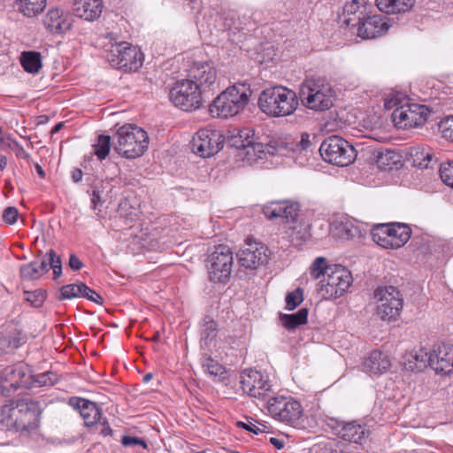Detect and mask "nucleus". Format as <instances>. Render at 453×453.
I'll return each mask as SVG.
<instances>
[{
	"label": "nucleus",
	"instance_id": "f257e3e1",
	"mask_svg": "<svg viewBox=\"0 0 453 453\" xmlns=\"http://www.w3.org/2000/svg\"><path fill=\"white\" fill-rule=\"evenodd\" d=\"M0 422L16 432L35 430L39 426L38 404L32 400H10L1 408Z\"/></svg>",
	"mask_w": 453,
	"mask_h": 453
},
{
	"label": "nucleus",
	"instance_id": "f03ea898",
	"mask_svg": "<svg viewBox=\"0 0 453 453\" xmlns=\"http://www.w3.org/2000/svg\"><path fill=\"white\" fill-rule=\"evenodd\" d=\"M105 39L108 40L104 43L105 58L111 66L125 72L136 71L142 66L143 57L139 49L127 42L119 41V36L114 33H107Z\"/></svg>",
	"mask_w": 453,
	"mask_h": 453
},
{
	"label": "nucleus",
	"instance_id": "7ed1b4c3",
	"mask_svg": "<svg viewBox=\"0 0 453 453\" xmlns=\"http://www.w3.org/2000/svg\"><path fill=\"white\" fill-rule=\"evenodd\" d=\"M258 106L268 116L285 117L294 113L298 106V100L293 90L276 86L261 92Z\"/></svg>",
	"mask_w": 453,
	"mask_h": 453
},
{
	"label": "nucleus",
	"instance_id": "20e7f679",
	"mask_svg": "<svg viewBox=\"0 0 453 453\" xmlns=\"http://www.w3.org/2000/svg\"><path fill=\"white\" fill-rule=\"evenodd\" d=\"M113 149L123 157L134 159L143 155L148 148L149 137L141 127L133 124L120 127L113 136Z\"/></svg>",
	"mask_w": 453,
	"mask_h": 453
},
{
	"label": "nucleus",
	"instance_id": "39448f33",
	"mask_svg": "<svg viewBox=\"0 0 453 453\" xmlns=\"http://www.w3.org/2000/svg\"><path fill=\"white\" fill-rule=\"evenodd\" d=\"M251 96L250 86L245 83H236L227 88L210 104L212 116L226 119L235 116L244 109Z\"/></svg>",
	"mask_w": 453,
	"mask_h": 453
},
{
	"label": "nucleus",
	"instance_id": "423d86ee",
	"mask_svg": "<svg viewBox=\"0 0 453 453\" xmlns=\"http://www.w3.org/2000/svg\"><path fill=\"white\" fill-rule=\"evenodd\" d=\"M299 97L305 107L323 111L333 105L334 92L325 78H308L300 86Z\"/></svg>",
	"mask_w": 453,
	"mask_h": 453
},
{
	"label": "nucleus",
	"instance_id": "0eeeda50",
	"mask_svg": "<svg viewBox=\"0 0 453 453\" xmlns=\"http://www.w3.org/2000/svg\"><path fill=\"white\" fill-rule=\"evenodd\" d=\"M352 282L350 272L340 265H329L318 285V294L322 299L336 298L342 296Z\"/></svg>",
	"mask_w": 453,
	"mask_h": 453
},
{
	"label": "nucleus",
	"instance_id": "6e6552de",
	"mask_svg": "<svg viewBox=\"0 0 453 453\" xmlns=\"http://www.w3.org/2000/svg\"><path fill=\"white\" fill-rule=\"evenodd\" d=\"M319 152L326 162L342 167L349 165L357 157L355 148L338 135L325 139L319 147Z\"/></svg>",
	"mask_w": 453,
	"mask_h": 453
},
{
	"label": "nucleus",
	"instance_id": "1a4fd4ad",
	"mask_svg": "<svg viewBox=\"0 0 453 453\" xmlns=\"http://www.w3.org/2000/svg\"><path fill=\"white\" fill-rule=\"evenodd\" d=\"M372 241L385 249L403 247L411 238V230L403 223H388L374 226L371 230Z\"/></svg>",
	"mask_w": 453,
	"mask_h": 453
},
{
	"label": "nucleus",
	"instance_id": "9d476101",
	"mask_svg": "<svg viewBox=\"0 0 453 453\" xmlns=\"http://www.w3.org/2000/svg\"><path fill=\"white\" fill-rule=\"evenodd\" d=\"M169 98L176 107L186 111L199 109L208 99L188 79L178 81L170 89Z\"/></svg>",
	"mask_w": 453,
	"mask_h": 453
},
{
	"label": "nucleus",
	"instance_id": "9b49d317",
	"mask_svg": "<svg viewBox=\"0 0 453 453\" xmlns=\"http://www.w3.org/2000/svg\"><path fill=\"white\" fill-rule=\"evenodd\" d=\"M267 410L276 420L296 426L303 416L301 403L292 396L276 395L267 400Z\"/></svg>",
	"mask_w": 453,
	"mask_h": 453
},
{
	"label": "nucleus",
	"instance_id": "f8f14e48",
	"mask_svg": "<svg viewBox=\"0 0 453 453\" xmlns=\"http://www.w3.org/2000/svg\"><path fill=\"white\" fill-rule=\"evenodd\" d=\"M377 315L386 321L396 320L403 308L400 292L393 286L379 287L374 291Z\"/></svg>",
	"mask_w": 453,
	"mask_h": 453
},
{
	"label": "nucleus",
	"instance_id": "ddd939ff",
	"mask_svg": "<svg viewBox=\"0 0 453 453\" xmlns=\"http://www.w3.org/2000/svg\"><path fill=\"white\" fill-rule=\"evenodd\" d=\"M0 385L2 393L5 396H10L20 388L34 387L30 368L24 364H16L4 368L0 372Z\"/></svg>",
	"mask_w": 453,
	"mask_h": 453
},
{
	"label": "nucleus",
	"instance_id": "4468645a",
	"mask_svg": "<svg viewBox=\"0 0 453 453\" xmlns=\"http://www.w3.org/2000/svg\"><path fill=\"white\" fill-rule=\"evenodd\" d=\"M233 252L226 245H219L207 260L209 279L214 282H226L231 274Z\"/></svg>",
	"mask_w": 453,
	"mask_h": 453
},
{
	"label": "nucleus",
	"instance_id": "2eb2a0df",
	"mask_svg": "<svg viewBox=\"0 0 453 453\" xmlns=\"http://www.w3.org/2000/svg\"><path fill=\"white\" fill-rule=\"evenodd\" d=\"M240 384L242 391L250 397L266 402L273 397L268 377L257 370H244L240 375Z\"/></svg>",
	"mask_w": 453,
	"mask_h": 453
},
{
	"label": "nucleus",
	"instance_id": "dca6fc26",
	"mask_svg": "<svg viewBox=\"0 0 453 453\" xmlns=\"http://www.w3.org/2000/svg\"><path fill=\"white\" fill-rule=\"evenodd\" d=\"M429 113L426 105L406 104L394 110L392 120L397 127L406 129L422 126Z\"/></svg>",
	"mask_w": 453,
	"mask_h": 453
},
{
	"label": "nucleus",
	"instance_id": "f3484780",
	"mask_svg": "<svg viewBox=\"0 0 453 453\" xmlns=\"http://www.w3.org/2000/svg\"><path fill=\"white\" fill-rule=\"evenodd\" d=\"M50 266L53 270L54 279L62 274V262L59 256L50 250L44 256L41 262L33 261L20 267V275L23 280H33L39 279L48 272Z\"/></svg>",
	"mask_w": 453,
	"mask_h": 453
},
{
	"label": "nucleus",
	"instance_id": "a211bd4d",
	"mask_svg": "<svg viewBox=\"0 0 453 453\" xmlns=\"http://www.w3.org/2000/svg\"><path fill=\"white\" fill-rule=\"evenodd\" d=\"M224 143L219 131L211 128H201L193 137L191 148L201 157H210L218 153Z\"/></svg>",
	"mask_w": 453,
	"mask_h": 453
},
{
	"label": "nucleus",
	"instance_id": "6ab92c4d",
	"mask_svg": "<svg viewBox=\"0 0 453 453\" xmlns=\"http://www.w3.org/2000/svg\"><path fill=\"white\" fill-rule=\"evenodd\" d=\"M189 79L207 98L218 88L217 72L211 63L196 62L189 70Z\"/></svg>",
	"mask_w": 453,
	"mask_h": 453
},
{
	"label": "nucleus",
	"instance_id": "aec40b11",
	"mask_svg": "<svg viewBox=\"0 0 453 453\" xmlns=\"http://www.w3.org/2000/svg\"><path fill=\"white\" fill-rule=\"evenodd\" d=\"M299 204L289 201L273 202L263 209V212L267 219H274L280 218L285 220V226L299 220Z\"/></svg>",
	"mask_w": 453,
	"mask_h": 453
},
{
	"label": "nucleus",
	"instance_id": "412c9836",
	"mask_svg": "<svg viewBox=\"0 0 453 453\" xmlns=\"http://www.w3.org/2000/svg\"><path fill=\"white\" fill-rule=\"evenodd\" d=\"M237 256L240 264L249 269H256L268 260L267 248L258 242H246Z\"/></svg>",
	"mask_w": 453,
	"mask_h": 453
},
{
	"label": "nucleus",
	"instance_id": "4be33fe9",
	"mask_svg": "<svg viewBox=\"0 0 453 453\" xmlns=\"http://www.w3.org/2000/svg\"><path fill=\"white\" fill-rule=\"evenodd\" d=\"M357 28L359 37L372 39L382 35L388 30V19L381 14L369 16L367 13Z\"/></svg>",
	"mask_w": 453,
	"mask_h": 453
},
{
	"label": "nucleus",
	"instance_id": "5701e85b",
	"mask_svg": "<svg viewBox=\"0 0 453 453\" xmlns=\"http://www.w3.org/2000/svg\"><path fill=\"white\" fill-rule=\"evenodd\" d=\"M430 354V367L436 373L449 374L453 371V347L441 344L434 348Z\"/></svg>",
	"mask_w": 453,
	"mask_h": 453
},
{
	"label": "nucleus",
	"instance_id": "b1692460",
	"mask_svg": "<svg viewBox=\"0 0 453 453\" xmlns=\"http://www.w3.org/2000/svg\"><path fill=\"white\" fill-rule=\"evenodd\" d=\"M334 430L335 434L343 441L356 444H362L370 435L369 429L357 421L338 423Z\"/></svg>",
	"mask_w": 453,
	"mask_h": 453
},
{
	"label": "nucleus",
	"instance_id": "393cba45",
	"mask_svg": "<svg viewBox=\"0 0 453 453\" xmlns=\"http://www.w3.org/2000/svg\"><path fill=\"white\" fill-rule=\"evenodd\" d=\"M368 7L358 0H352L345 4L342 13V23L348 27H357L367 14Z\"/></svg>",
	"mask_w": 453,
	"mask_h": 453
},
{
	"label": "nucleus",
	"instance_id": "a878e982",
	"mask_svg": "<svg viewBox=\"0 0 453 453\" xmlns=\"http://www.w3.org/2000/svg\"><path fill=\"white\" fill-rule=\"evenodd\" d=\"M102 0H74L73 12L74 15L86 20H94L103 12Z\"/></svg>",
	"mask_w": 453,
	"mask_h": 453
},
{
	"label": "nucleus",
	"instance_id": "bb28decb",
	"mask_svg": "<svg viewBox=\"0 0 453 453\" xmlns=\"http://www.w3.org/2000/svg\"><path fill=\"white\" fill-rule=\"evenodd\" d=\"M43 22L47 29L54 34L65 33L72 27L71 18L59 9L50 10Z\"/></svg>",
	"mask_w": 453,
	"mask_h": 453
},
{
	"label": "nucleus",
	"instance_id": "cd10ccee",
	"mask_svg": "<svg viewBox=\"0 0 453 453\" xmlns=\"http://www.w3.org/2000/svg\"><path fill=\"white\" fill-rule=\"evenodd\" d=\"M427 366H430V354L424 348L414 349L403 357V367L407 371L419 372Z\"/></svg>",
	"mask_w": 453,
	"mask_h": 453
},
{
	"label": "nucleus",
	"instance_id": "c85d7f7f",
	"mask_svg": "<svg viewBox=\"0 0 453 453\" xmlns=\"http://www.w3.org/2000/svg\"><path fill=\"white\" fill-rule=\"evenodd\" d=\"M390 366L389 359L380 351H372L364 362V368L371 374L385 372Z\"/></svg>",
	"mask_w": 453,
	"mask_h": 453
},
{
	"label": "nucleus",
	"instance_id": "c756f323",
	"mask_svg": "<svg viewBox=\"0 0 453 453\" xmlns=\"http://www.w3.org/2000/svg\"><path fill=\"white\" fill-rule=\"evenodd\" d=\"M218 334V324L210 317H205L200 324V344L207 349L215 342Z\"/></svg>",
	"mask_w": 453,
	"mask_h": 453
},
{
	"label": "nucleus",
	"instance_id": "7c9ffc66",
	"mask_svg": "<svg viewBox=\"0 0 453 453\" xmlns=\"http://www.w3.org/2000/svg\"><path fill=\"white\" fill-rule=\"evenodd\" d=\"M415 0H376V6L384 13L406 12L414 5Z\"/></svg>",
	"mask_w": 453,
	"mask_h": 453
},
{
	"label": "nucleus",
	"instance_id": "2f4dec72",
	"mask_svg": "<svg viewBox=\"0 0 453 453\" xmlns=\"http://www.w3.org/2000/svg\"><path fill=\"white\" fill-rule=\"evenodd\" d=\"M289 241L296 246L301 245L311 236L309 226L303 221H296L288 226H284Z\"/></svg>",
	"mask_w": 453,
	"mask_h": 453
},
{
	"label": "nucleus",
	"instance_id": "473e14b6",
	"mask_svg": "<svg viewBox=\"0 0 453 453\" xmlns=\"http://www.w3.org/2000/svg\"><path fill=\"white\" fill-rule=\"evenodd\" d=\"M47 5V0H17L19 11L27 17H35L42 13Z\"/></svg>",
	"mask_w": 453,
	"mask_h": 453
},
{
	"label": "nucleus",
	"instance_id": "72a5a7b5",
	"mask_svg": "<svg viewBox=\"0 0 453 453\" xmlns=\"http://www.w3.org/2000/svg\"><path fill=\"white\" fill-rule=\"evenodd\" d=\"M308 310L303 308L294 314H280V320L284 327L293 330L307 322Z\"/></svg>",
	"mask_w": 453,
	"mask_h": 453
},
{
	"label": "nucleus",
	"instance_id": "f704fd0d",
	"mask_svg": "<svg viewBox=\"0 0 453 453\" xmlns=\"http://www.w3.org/2000/svg\"><path fill=\"white\" fill-rule=\"evenodd\" d=\"M20 64L26 72L37 73L42 66L41 54L35 51H24L20 56Z\"/></svg>",
	"mask_w": 453,
	"mask_h": 453
},
{
	"label": "nucleus",
	"instance_id": "c9c22d12",
	"mask_svg": "<svg viewBox=\"0 0 453 453\" xmlns=\"http://www.w3.org/2000/svg\"><path fill=\"white\" fill-rule=\"evenodd\" d=\"M81 416L84 419V423L87 426H92L100 420L102 416L101 409L96 403L88 400L85 405L81 409Z\"/></svg>",
	"mask_w": 453,
	"mask_h": 453
},
{
	"label": "nucleus",
	"instance_id": "e433bc0d",
	"mask_svg": "<svg viewBox=\"0 0 453 453\" xmlns=\"http://www.w3.org/2000/svg\"><path fill=\"white\" fill-rule=\"evenodd\" d=\"M253 134L250 129L234 130L228 138L231 146L243 150L250 145L253 140Z\"/></svg>",
	"mask_w": 453,
	"mask_h": 453
},
{
	"label": "nucleus",
	"instance_id": "4c0bfd02",
	"mask_svg": "<svg viewBox=\"0 0 453 453\" xmlns=\"http://www.w3.org/2000/svg\"><path fill=\"white\" fill-rule=\"evenodd\" d=\"M315 453H351L350 446L338 440H330L319 443Z\"/></svg>",
	"mask_w": 453,
	"mask_h": 453
},
{
	"label": "nucleus",
	"instance_id": "58836bf2",
	"mask_svg": "<svg viewBox=\"0 0 453 453\" xmlns=\"http://www.w3.org/2000/svg\"><path fill=\"white\" fill-rule=\"evenodd\" d=\"M111 146V138L109 135L100 134L93 144L94 154L102 161L107 157Z\"/></svg>",
	"mask_w": 453,
	"mask_h": 453
},
{
	"label": "nucleus",
	"instance_id": "ea45409f",
	"mask_svg": "<svg viewBox=\"0 0 453 453\" xmlns=\"http://www.w3.org/2000/svg\"><path fill=\"white\" fill-rule=\"evenodd\" d=\"M265 153V146L260 142H255L254 139L250 145L247 146L240 154L248 162L256 161L258 158L263 157Z\"/></svg>",
	"mask_w": 453,
	"mask_h": 453
},
{
	"label": "nucleus",
	"instance_id": "a19ab883",
	"mask_svg": "<svg viewBox=\"0 0 453 453\" xmlns=\"http://www.w3.org/2000/svg\"><path fill=\"white\" fill-rule=\"evenodd\" d=\"M21 339L17 334H0V351L7 353L10 350L19 348L21 344Z\"/></svg>",
	"mask_w": 453,
	"mask_h": 453
},
{
	"label": "nucleus",
	"instance_id": "79ce46f5",
	"mask_svg": "<svg viewBox=\"0 0 453 453\" xmlns=\"http://www.w3.org/2000/svg\"><path fill=\"white\" fill-rule=\"evenodd\" d=\"M202 367L211 377L221 376L225 372V368L210 357L202 358Z\"/></svg>",
	"mask_w": 453,
	"mask_h": 453
},
{
	"label": "nucleus",
	"instance_id": "37998d69",
	"mask_svg": "<svg viewBox=\"0 0 453 453\" xmlns=\"http://www.w3.org/2000/svg\"><path fill=\"white\" fill-rule=\"evenodd\" d=\"M58 380V375L53 372H42L36 376L33 375L34 387H50L55 385Z\"/></svg>",
	"mask_w": 453,
	"mask_h": 453
},
{
	"label": "nucleus",
	"instance_id": "c03bdc74",
	"mask_svg": "<svg viewBox=\"0 0 453 453\" xmlns=\"http://www.w3.org/2000/svg\"><path fill=\"white\" fill-rule=\"evenodd\" d=\"M82 285L85 284L81 282L79 284H68L63 286L60 289V298L72 299L76 297H81V296L83 295Z\"/></svg>",
	"mask_w": 453,
	"mask_h": 453
},
{
	"label": "nucleus",
	"instance_id": "a18cd8bd",
	"mask_svg": "<svg viewBox=\"0 0 453 453\" xmlns=\"http://www.w3.org/2000/svg\"><path fill=\"white\" fill-rule=\"evenodd\" d=\"M290 150L296 153H303L309 151L313 146L312 142L310 140V134L307 133H303L301 134L300 140L296 142H293L290 143Z\"/></svg>",
	"mask_w": 453,
	"mask_h": 453
},
{
	"label": "nucleus",
	"instance_id": "49530a36",
	"mask_svg": "<svg viewBox=\"0 0 453 453\" xmlns=\"http://www.w3.org/2000/svg\"><path fill=\"white\" fill-rule=\"evenodd\" d=\"M24 299L34 307H40L45 300V294L41 289L35 291H25Z\"/></svg>",
	"mask_w": 453,
	"mask_h": 453
},
{
	"label": "nucleus",
	"instance_id": "de8ad7c7",
	"mask_svg": "<svg viewBox=\"0 0 453 453\" xmlns=\"http://www.w3.org/2000/svg\"><path fill=\"white\" fill-rule=\"evenodd\" d=\"M303 300V290L296 288L286 296V308L289 311L296 309Z\"/></svg>",
	"mask_w": 453,
	"mask_h": 453
},
{
	"label": "nucleus",
	"instance_id": "09e8293b",
	"mask_svg": "<svg viewBox=\"0 0 453 453\" xmlns=\"http://www.w3.org/2000/svg\"><path fill=\"white\" fill-rule=\"evenodd\" d=\"M440 176L447 186L453 188V163H442L440 167Z\"/></svg>",
	"mask_w": 453,
	"mask_h": 453
},
{
	"label": "nucleus",
	"instance_id": "8fccbe9b",
	"mask_svg": "<svg viewBox=\"0 0 453 453\" xmlns=\"http://www.w3.org/2000/svg\"><path fill=\"white\" fill-rule=\"evenodd\" d=\"M328 266L326 265V258L322 257H317L311 265V274L315 279H319L321 275L325 278V272Z\"/></svg>",
	"mask_w": 453,
	"mask_h": 453
},
{
	"label": "nucleus",
	"instance_id": "3c124183",
	"mask_svg": "<svg viewBox=\"0 0 453 453\" xmlns=\"http://www.w3.org/2000/svg\"><path fill=\"white\" fill-rule=\"evenodd\" d=\"M443 136L453 141V116L444 119L440 124Z\"/></svg>",
	"mask_w": 453,
	"mask_h": 453
},
{
	"label": "nucleus",
	"instance_id": "603ef678",
	"mask_svg": "<svg viewBox=\"0 0 453 453\" xmlns=\"http://www.w3.org/2000/svg\"><path fill=\"white\" fill-rule=\"evenodd\" d=\"M18 217V209L13 206L5 208L3 212V219L8 225H13L17 221Z\"/></svg>",
	"mask_w": 453,
	"mask_h": 453
},
{
	"label": "nucleus",
	"instance_id": "864d4df0",
	"mask_svg": "<svg viewBox=\"0 0 453 453\" xmlns=\"http://www.w3.org/2000/svg\"><path fill=\"white\" fill-rule=\"evenodd\" d=\"M83 288V295L81 297L87 298L89 301H92L96 303L102 304L104 302L103 297L97 294L95 290L88 288L86 284L82 285Z\"/></svg>",
	"mask_w": 453,
	"mask_h": 453
},
{
	"label": "nucleus",
	"instance_id": "5fc2aeb1",
	"mask_svg": "<svg viewBox=\"0 0 453 453\" xmlns=\"http://www.w3.org/2000/svg\"><path fill=\"white\" fill-rule=\"evenodd\" d=\"M121 443L126 447L140 445L143 449L147 448V444L143 440L129 435H124L121 439Z\"/></svg>",
	"mask_w": 453,
	"mask_h": 453
},
{
	"label": "nucleus",
	"instance_id": "6e6d98bb",
	"mask_svg": "<svg viewBox=\"0 0 453 453\" xmlns=\"http://www.w3.org/2000/svg\"><path fill=\"white\" fill-rule=\"evenodd\" d=\"M339 235L343 239H349L354 236L353 228L349 227V224H341L338 227Z\"/></svg>",
	"mask_w": 453,
	"mask_h": 453
},
{
	"label": "nucleus",
	"instance_id": "4d7b16f0",
	"mask_svg": "<svg viewBox=\"0 0 453 453\" xmlns=\"http://www.w3.org/2000/svg\"><path fill=\"white\" fill-rule=\"evenodd\" d=\"M69 266L73 271H79L83 267L82 261L74 254L70 255L69 257Z\"/></svg>",
	"mask_w": 453,
	"mask_h": 453
},
{
	"label": "nucleus",
	"instance_id": "13d9d810",
	"mask_svg": "<svg viewBox=\"0 0 453 453\" xmlns=\"http://www.w3.org/2000/svg\"><path fill=\"white\" fill-rule=\"evenodd\" d=\"M87 399H84V398H81V397H71L69 399V405L72 406L73 408L76 409V410H79V411L81 412V409L83 408V406L85 405V403H87Z\"/></svg>",
	"mask_w": 453,
	"mask_h": 453
},
{
	"label": "nucleus",
	"instance_id": "bf43d9fd",
	"mask_svg": "<svg viewBox=\"0 0 453 453\" xmlns=\"http://www.w3.org/2000/svg\"><path fill=\"white\" fill-rule=\"evenodd\" d=\"M432 161H434L433 154L426 152V155L424 156L423 161L419 162L418 165L423 168H428Z\"/></svg>",
	"mask_w": 453,
	"mask_h": 453
},
{
	"label": "nucleus",
	"instance_id": "052dcab7",
	"mask_svg": "<svg viewBox=\"0 0 453 453\" xmlns=\"http://www.w3.org/2000/svg\"><path fill=\"white\" fill-rule=\"evenodd\" d=\"M238 426L241 427H243L244 429H246L250 432H252L256 434H257L258 432L260 431V429L256 425H254L252 423L246 424L244 422H238Z\"/></svg>",
	"mask_w": 453,
	"mask_h": 453
},
{
	"label": "nucleus",
	"instance_id": "680f3d73",
	"mask_svg": "<svg viewBox=\"0 0 453 453\" xmlns=\"http://www.w3.org/2000/svg\"><path fill=\"white\" fill-rule=\"evenodd\" d=\"M399 103V99L395 96H388L385 100V107L388 109H392L395 106H397Z\"/></svg>",
	"mask_w": 453,
	"mask_h": 453
},
{
	"label": "nucleus",
	"instance_id": "e2e57ef3",
	"mask_svg": "<svg viewBox=\"0 0 453 453\" xmlns=\"http://www.w3.org/2000/svg\"><path fill=\"white\" fill-rule=\"evenodd\" d=\"M82 171L81 169L75 168L72 173V179L74 182H79L82 179Z\"/></svg>",
	"mask_w": 453,
	"mask_h": 453
},
{
	"label": "nucleus",
	"instance_id": "0e129e2a",
	"mask_svg": "<svg viewBox=\"0 0 453 453\" xmlns=\"http://www.w3.org/2000/svg\"><path fill=\"white\" fill-rule=\"evenodd\" d=\"M270 442L278 449H280L284 447V442L280 439L275 437L270 438Z\"/></svg>",
	"mask_w": 453,
	"mask_h": 453
},
{
	"label": "nucleus",
	"instance_id": "69168bd1",
	"mask_svg": "<svg viewBox=\"0 0 453 453\" xmlns=\"http://www.w3.org/2000/svg\"><path fill=\"white\" fill-rule=\"evenodd\" d=\"M92 196H93V197L91 199V203H93V209L96 210V204L100 202V199H101L99 191L93 190Z\"/></svg>",
	"mask_w": 453,
	"mask_h": 453
},
{
	"label": "nucleus",
	"instance_id": "338daca9",
	"mask_svg": "<svg viewBox=\"0 0 453 453\" xmlns=\"http://www.w3.org/2000/svg\"><path fill=\"white\" fill-rule=\"evenodd\" d=\"M101 434L104 436L111 435L112 430L109 426L108 422H104L103 428L101 429Z\"/></svg>",
	"mask_w": 453,
	"mask_h": 453
},
{
	"label": "nucleus",
	"instance_id": "774afa93",
	"mask_svg": "<svg viewBox=\"0 0 453 453\" xmlns=\"http://www.w3.org/2000/svg\"><path fill=\"white\" fill-rule=\"evenodd\" d=\"M7 165V158L4 155H0V171H3Z\"/></svg>",
	"mask_w": 453,
	"mask_h": 453
}]
</instances>
